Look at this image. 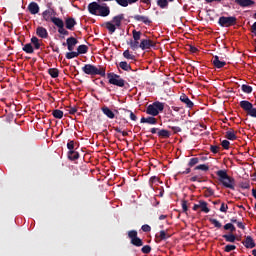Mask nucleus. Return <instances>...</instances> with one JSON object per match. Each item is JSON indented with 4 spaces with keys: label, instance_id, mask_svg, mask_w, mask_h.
<instances>
[{
    "label": "nucleus",
    "instance_id": "1",
    "mask_svg": "<svg viewBox=\"0 0 256 256\" xmlns=\"http://www.w3.org/2000/svg\"><path fill=\"white\" fill-rule=\"evenodd\" d=\"M141 35H142L141 31H137L136 29L132 30V40H130L129 45L133 51H137V49H142V51H147L149 49H153V47L157 45L155 41L151 39L141 40Z\"/></svg>",
    "mask_w": 256,
    "mask_h": 256
},
{
    "label": "nucleus",
    "instance_id": "2",
    "mask_svg": "<svg viewBox=\"0 0 256 256\" xmlns=\"http://www.w3.org/2000/svg\"><path fill=\"white\" fill-rule=\"evenodd\" d=\"M216 175L218 177V181L222 183L223 187L235 191V178L229 176V174H227V170H218Z\"/></svg>",
    "mask_w": 256,
    "mask_h": 256
},
{
    "label": "nucleus",
    "instance_id": "3",
    "mask_svg": "<svg viewBox=\"0 0 256 256\" xmlns=\"http://www.w3.org/2000/svg\"><path fill=\"white\" fill-rule=\"evenodd\" d=\"M83 73L86 75H91L92 77H95V75H100V77H105V67H99L92 65V64H85L84 67H82Z\"/></svg>",
    "mask_w": 256,
    "mask_h": 256
},
{
    "label": "nucleus",
    "instance_id": "4",
    "mask_svg": "<svg viewBox=\"0 0 256 256\" xmlns=\"http://www.w3.org/2000/svg\"><path fill=\"white\" fill-rule=\"evenodd\" d=\"M165 109V103L160 101H155L154 103L150 104L146 108L147 115H151L152 117H157L159 113H163Z\"/></svg>",
    "mask_w": 256,
    "mask_h": 256
},
{
    "label": "nucleus",
    "instance_id": "5",
    "mask_svg": "<svg viewBox=\"0 0 256 256\" xmlns=\"http://www.w3.org/2000/svg\"><path fill=\"white\" fill-rule=\"evenodd\" d=\"M108 83L116 87H125V81L119 75L110 72L107 74Z\"/></svg>",
    "mask_w": 256,
    "mask_h": 256
},
{
    "label": "nucleus",
    "instance_id": "6",
    "mask_svg": "<svg viewBox=\"0 0 256 256\" xmlns=\"http://www.w3.org/2000/svg\"><path fill=\"white\" fill-rule=\"evenodd\" d=\"M220 27H233L237 25V17L235 16H222L218 20Z\"/></svg>",
    "mask_w": 256,
    "mask_h": 256
},
{
    "label": "nucleus",
    "instance_id": "7",
    "mask_svg": "<svg viewBox=\"0 0 256 256\" xmlns=\"http://www.w3.org/2000/svg\"><path fill=\"white\" fill-rule=\"evenodd\" d=\"M129 239L134 247H143V239L139 238L136 230L129 231Z\"/></svg>",
    "mask_w": 256,
    "mask_h": 256
},
{
    "label": "nucleus",
    "instance_id": "8",
    "mask_svg": "<svg viewBox=\"0 0 256 256\" xmlns=\"http://www.w3.org/2000/svg\"><path fill=\"white\" fill-rule=\"evenodd\" d=\"M52 21L54 25L58 27V33L60 35H65V36L69 35V31L65 29V22H63V19L54 18Z\"/></svg>",
    "mask_w": 256,
    "mask_h": 256
},
{
    "label": "nucleus",
    "instance_id": "9",
    "mask_svg": "<svg viewBox=\"0 0 256 256\" xmlns=\"http://www.w3.org/2000/svg\"><path fill=\"white\" fill-rule=\"evenodd\" d=\"M79 43V40L75 37H69L66 39V42L62 43L63 47H67L68 51H73L75 46Z\"/></svg>",
    "mask_w": 256,
    "mask_h": 256
},
{
    "label": "nucleus",
    "instance_id": "10",
    "mask_svg": "<svg viewBox=\"0 0 256 256\" xmlns=\"http://www.w3.org/2000/svg\"><path fill=\"white\" fill-rule=\"evenodd\" d=\"M212 64L214 65V67H216V69H223V67L227 65V62H225L223 58H220L219 56L215 55L212 58Z\"/></svg>",
    "mask_w": 256,
    "mask_h": 256
},
{
    "label": "nucleus",
    "instance_id": "11",
    "mask_svg": "<svg viewBox=\"0 0 256 256\" xmlns=\"http://www.w3.org/2000/svg\"><path fill=\"white\" fill-rule=\"evenodd\" d=\"M242 244L246 249H254V247H256L255 240H253L251 236H245V240L242 241Z\"/></svg>",
    "mask_w": 256,
    "mask_h": 256
},
{
    "label": "nucleus",
    "instance_id": "12",
    "mask_svg": "<svg viewBox=\"0 0 256 256\" xmlns=\"http://www.w3.org/2000/svg\"><path fill=\"white\" fill-rule=\"evenodd\" d=\"M99 7H100V4L97 3V2H91L89 5H88V11L91 15H98L99 14Z\"/></svg>",
    "mask_w": 256,
    "mask_h": 256
},
{
    "label": "nucleus",
    "instance_id": "13",
    "mask_svg": "<svg viewBox=\"0 0 256 256\" xmlns=\"http://www.w3.org/2000/svg\"><path fill=\"white\" fill-rule=\"evenodd\" d=\"M180 101L184 103L188 109H193V107H195V104L193 103V101H191V99H189V96L185 94H182L180 96Z\"/></svg>",
    "mask_w": 256,
    "mask_h": 256
},
{
    "label": "nucleus",
    "instance_id": "14",
    "mask_svg": "<svg viewBox=\"0 0 256 256\" xmlns=\"http://www.w3.org/2000/svg\"><path fill=\"white\" fill-rule=\"evenodd\" d=\"M75 25H77V21H75V18L68 17L65 19V27L69 31H73V29H75Z\"/></svg>",
    "mask_w": 256,
    "mask_h": 256
},
{
    "label": "nucleus",
    "instance_id": "15",
    "mask_svg": "<svg viewBox=\"0 0 256 256\" xmlns=\"http://www.w3.org/2000/svg\"><path fill=\"white\" fill-rule=\"evenodd\" d=\"M132 19H135V21H139L140 23H144V25H151V23H153L149 17L142 15L132 16Z\"/></svg>",
    "mask_w": 256,
    "mask_h": 256
},
{
    "label": "nucleus",
    "instance_id": "16",
    "mask_svg": "<svg viewBox=\"0 0 256 256\" xmlns=\"http://www.w3.org/2000/svg\"><path fill=\"white\" fill-rule=\"evenodd\" d=\"M36 35L40 37L41 39H47L49 37V32L45 29L43 26H39L36 29Z\"/></svg>",
    "mask_w": 256,
    "mask_h": 256
},
{
    "label": "nucleus",
    "instance_id": "17",
    "mask_svg": "<svg viewBox=\"0 0 256 256\" xmlns=\"http://www.w3.org/2000/svg\"><path fill=\"white\" fill-rule=\"evenodd\" d=\"M222 237L225 239L226 243H235V241H240V239L233 233L224 234Z\"/></svg>",
    "mask_w": 256,
    "mask_h": 256
},
{
    "label": "nucleus",
    "instance_id": "18",
    "mask_svg": "<svg viewBox=\"0 0 256 256\" xmlns=\"http://www.w3.org/2000/svg\"><path fill=\"white\" fill-rule=\"evenodd\" d=\"M140 123H147V125H157V118H155V116L142 117Z\"/></svg>",
    "mask_w": 256,
    "mask_h": 256
},
{
    "label": "nucleus",
    "instance_id": "19",
    "mask_svg": "<svg viewBox=\"0 0 256 256\" xmlns=\"http://www.w3.org/2000/svg\"><path fill=\"white\" fill-rule=\"evenodd\" d=\"M116 133H119L118 138L121 139L122 141H125L127 145H129V142L127 141V139L123 138V137H127V135H129V132L116 127L115 128Z\"/></svg>",
    "mask_w": 256,
    "mask_h": 256
},
{
    "label": "nucleus",
    "instance_id": "20",
    "mask_svg": "<svg viewBox=\"0 0 256 256\" xmlns=\"http://www.w3.org/2000/svg\"><path fill=\"white\" fill-rule=\"evenodd\" d=\"M28 11L31 15H37V13H39V4H37V2H31L28 5Z\"/></svg>",
    "mask_w": 256,
    "mask_h": 256
},
{
    "label": "nucleus",
    "instance_id": "21",
    "mask_svg": "<svg viewBox=\"0 0 256 256\" xmlns=\"http://www.w3.org/2000/svg\"><path fill=\"white\" fill-rule=\"evenodd\" d=\"M109 13H111V10L109 9L108 6H102L100 4L99 10H98V15L100 17H108Z\"/></svg>",
    "mask_w": 256,
    "mask_h": 256
},
{
    "label": "nucleus",
    "instance_id": "22",
    "mask_svg": "<svg viewBox=\"0 0 256 256\" xmlns=\"http://www.w3.org/2000/svg\"><path fill=\"white\" fill-rule=\"evenodd\" d=\"M234 2L240 7H251L255 3L253 0H234Z\"/></svg>",
    "mask_w": 256,
    "mask_h": 256
},
{
    "label": "nucleus",
    "instance_id": "23",
    "mask_svg": "<svg viewBox=\"0 0 256 256\" xmlns=\"http://www.w3.org/2000/svg\"><path fill=\"white\" fill-rule=\"evenodd\" d=\"M240 107H241V109L246 111V113H248L252 109L253 104L247 100H242L240 102Z\"/></svg>",
    "mask_w": 256,
    "mask_h": 256
},
{
    "label": "nucleus",
    "instance_id": "24",
    "mask_svg": "<svg viewBox=\"0 0 256 256\" xmlns=\"http://www.w3.org/2000/svg\"><path fill=\"white\" fill-rule=\"evenodd\" d=\"M123 19H125V15L119 14L118 16L113 17L112 23H114L116 27H121V22L123 21Z\"/></svg>",
    "mask_w": 256,
    "mask_h": 256
},
{
    "label": "nucleus",
    "instance_id": "25",
    "mask_svg": "<svg viewBox=\"0 0 256 256\" xmlns=\"http://www.w3.org/2000/svg\"><path fill=\"white\" fill-rule=\"evenodd\" d=\"M102 112L104 113V115H106V117H108V119H115V113H113V111L109 109V107L103 106Z\"/></svg>",
    "mask_w": 256,
    "mask_h": 256
},
{
    "label": "nucleus",
    "instance_id": "26",
    "mask_svg": "<svg viewBox=\"0 0 256 256\" xmlns=\"http://www.w3.org/2000/svg\"><path fill=\"white\" fill-rule=\"evenodd\" d=\"M42 17L44 19V21H51L53 23V20L54 19H61V18H57L55 16H51V12L49 10H45L43 13H42Z\"/></svg>",
    "mask_w": 256,
    "mask_h": 256
},
{
    "label": "nucleus",
    "instance_id": "27",
    "mask_svg": "<svg viewBox=\"0 0 256 256\" xmlns=\"http://www.w3.org/2000/svg\"><path fill=\"white\" fill-rule=\"evenodd\" d=\"M157 135L158 137H161V139H169V137H171V132H169V130L162 129L157 132Z\"/></svg>",
    "mask_w": 256,
    "mask_h": 256
},
{
    "label": "nucleus",
    "instance_id": "28",
    "mask_svg": "<svg viewBox=\"0 0 256 256\" xmlns=\"http://www.w3.org/2000/svg\"><path fill=\"white\" fill-rule=\"evenodd\" d=\"M226 139H228L229 141H236L237 139V134H235V130L230 129L226 132L225 135Z\"/></svg>",
    "mask_w": 256,
    "mask_h": 256
},
{
    "label": "nucleus",
    "instance_id": "29",
    "mask_svg": "<svg viewBox=\"0 0 256 256\" xmlns=\"http://www.w3.org/2000/svg\"><path fill=\"white\" fill-rule=\"evenodd\" d=\"M68 159L70 161H77V159H79V152L75 150L68 151Z\"/></svg>",
    "mask_w": 256,
    "mask_h": 256
},
{
    "label": "nucleus",
    "instance_id": "30",
    "mask_svg": "<svg viewBox=\"0 0 256 256\" xmlns=\"http://www.w3.org/2000/svg\"><path fill=\"white\" fill-rule=\"evenodd\" d=\"M116 67L118 69H122V71H129V64L127 61H121L120 63H116Z\"/></svg>",
    "mask_w": 256,
    "mask_h": 256
},
{
    "label": "nucleus",
    "instance_id": "31",
    "mask_svg": "<svg viewBox=\"0 0 256 256\" xmlns=\"http://www.w3.org/2000/svg\"><path fill=\"white\" fill-rule=\"evenodd\" d=\"M87 51H89V47L85 44H82V45L78 46V48H77L78 55H85V53H87Z\"/></svg>",
    "mask_w": 256,
    "mask_h": 256
},
{
    "label": "nucleus",
    "instance_id": "32",
    "mask_svg": "<svg viewBox=\"0 0 256 256\" xmlns=\"http://www.w3.org/2000/svg\"><path fill=\"white\" fill-rule=\"evenodd\" d=\"M199 207H200L202 213H209V211H211L209 209V207H207V202H205L203 200L199 201Z\"/></svg>",
    "mask_w": 256,
    "mask_h": 256
},
{
    "label": "nucleus",
    "instance_id": "33",
    "mask_svg": "<svg viewBox=\"0 0 256 256\" xmlns=\"http://www.w3.org/2000/svg\"><path fill=\"white\" fill-rule=\"evenodd\" d=\"M22 51L28 54H33L35 52V50L33 49V45L31 43L25 44L24 47L22 48Z\"/></svg>",
    "mask_w": 256,
    "mask_h": 256
},
{
    "label": "nucleus",
    "instance_id": "34",
    "mask_svg": "<svg viewBox=\"0 0 256 256\" xmlns=\"http://www.w3.org/2000/svg\"><path fill=\"white\" fill-rule=\"evenodd\" d=\"M48 73L52 79H57V77H59V69L57 68L48 69Z\"/></svg>",
    "mask_w": 256,
    "mask_h": 256
},
{
    "label": "nucleus",
    "instance_id": "35",
    "mask_svg": "<svg viewBox=\"0 0 256 256\" xmlns=\"http://www.w3.org/2000/svg\"><path fill=\"white\" fill-rule=\"evenodd\" d=\"M106 29H108L109 33L113 34L115 31H117V26L115 24H112L111 22H106Z\"/></svg>",
    "mask_w": 256,
    "mask_h": 256
},
{
    "label": "nucleus",
    "instance_id": "36",
    "mask_svg": "<svg viewBox=\"0 0 256 256\" xmlns=\"http://www.w3.org/2000/svg\"><path fill=\"white\" fill-rule=\"evenodd\" d=\"M31 43H32V45L34 46V49H41V43H39V38H37V37H35V36H33L32 38H31Z\"/></svg>",
    "mask_w": 256,
    "mask_h": 256
},
{
    "label": "nucleus",
    "instance_id": "37",
    "mask_svg": "<svg viewBox=\"0 0 256 256\" xmlns=\"http://www.w3.org/2000/svg\"><path fill=\"white\" fill-rule=\"evenodd\" d=\"M52 115L55 119H63V111L59 109L53 110Z\"/></svg>",
    "mask_w": 256,
    "mask_h": 256
},
{
    "label": "nucleus",
    "instance_id": "38",
    "mask_svg": "<svg viewBox=\"0 0 256 256\" xmlns=\"http://www.w3.org/2000/svg\"><path fill=\"white\" fill-rule=\"evenodd\" d=\"M194 170H195V171H204V172H207V171H209V165H207V164H200V165L196 166V167L194 168Z\"/></svg>",
    "mask_w": 256,
    "mask_h": 256
},
{
    "label": "nucleus",
    "instance_id": "39",
    "mask_svg": "<svg viewBox=\"0 0 256 256\" xmlns=\"http://www.w3.org/2000/svg\"><path fill=\"white\" fill-rule=\"evenodd\" d=\"M242 91H243V93L251 94V93H253V87H251L247 84H243Z\"/></svg>",
    "mask_w": 256,
    "mask_h": 256
},
{
    "label": "nucleus",
    "instance_id": "40",
    "mask_svg": "<svg viewBox=\"0 0 256 256\" xmlns=\"http://www.w3.org/2000/svg\"><path fill=\"white\" fill-rule=\"evenodd\" d=\"M75 57H79V53L75 51H70L66 53V59H75Z\"/></svg>",
    "mask_w": 256,
    "mask_h": 256
},
{
    "label": "nucleus",
    "instance_id": "41",
    "mask_svg": "<svg viewBox=\"0 0 256 256\" xmlns=\"http://www.w3.org/2000/svg\"><path fill=\"white\" fill-rule=\"evenodd\" d=\"M210 223H212V225H214V227H216V229H221V227H223L221 222H219V220H217L215 218H211Z\"/></svg>",
    "mask_w": 256,
    "mask_h": 256
},
{
    "label": "nucleus",
    "instance_id": "42",
    "mask_svg": "<svg viewBox=\"0 0 256 256\" xmlns=\"http://www.w3.org/2000/svg\"><path fill=\"white\" fill-rule=\"evenodd\" d=\"M169 234H167V232H165V230H161L160 231V235H159V240L160 241H166V239H169Z\"/></svg>",
    "mask_w": 256,
    "mask_h": 256
},
{
    "label": "nucleus",
    "instance_id": "43",
    "mask_svg": "<svg viewBox=\"0 0 256 256\" xmlns=\"http://www.w3.org/2000/svg\"><path fill=\"white\" fill-rule=\"evenodd\" d=\"M235 249H237V246L233 244H228L224 247L225 253H231V251H235Z\"/></svg>",
    "mask_w": 256,
    "mask_h": 256
},
{
    "label": "nucleus",
    "instance_id": "44",
    "mask_svg": "<svg viewBox=\"0 0 256 256\" xmlns=\"http://www.w3.org/2000/svg\"><path fill=\"white\" fill-rule=\"evenodd\" d=\"M199 163V158H191L188 162V167H195Z\"/></svg>",
    "mask_w": 256,
    "mask_h": 256
},
{
    "label": "nucleus",
    "instance_id": "45",
    "mask_svg": "<svg viewBox=\"0 0 256 256\" xmlns=\"http://www.w3.org/2000/svg\"><path fill=\"white\" fill-rule=\"evenodd\" d=\"M157 5L161 8V9H165V7H167L169 5V2L167 0H158L157 1Z\"/></svg>",
    "mask_w": 256,
    "mask_h": 256
},
{
    "label": "nucleus",
    "instance_id": "46",
    "mask_svg": "<svg viewBox=\"0 0 256 256\" xmlns=\"http://www.w3.org/2000/svg\"><path fill=\"white\" fill-rule=\"evenodd\" d=\"M151 250L152 248L149 245H145L141 248V251L144 255H149V253H151Z\"/></svg>",
    "mask_w": 256,
    "mask_h": 256
},
{
    "label": "nucleus",
    "instance_id": "47",
    "mask_svg": "<svg viewBox=\"0 0 256 256\" xmlns=\"http://www.w3.org/2000/svg\"><path fill=\"white\" fill-rule=\"evenodd\" d=\"M115 1L121 7H128L129 6V0H115Z\"/></svg>",
    "mask_w": 256,
    "mask_h": 256
},
{
    "label": "nucleus",
    "instance_id": "48",
    "mask_svg": "<svg viewBox=\"0 0 256 256\" xmlns=\"http://www.w3.org/2000/svg\"><path fill=\"white\" fill-rule=\"evenodd\" d=\"M206 189V197H211V195H215V191L209 187H204Z\"/></svg>",
    "mask_w": 256,
    "mask_h": 256
},
{
    "label": "nucleus",
    "instance_id": "49",
    "mask_svg": "<svg viewBox=\"0 0 256 256\" xmlns=\"http://www.w3.org/2000/svg\"><path fill=\"white\" fill-rule=\"evenodd\" d=\"M227 209H229V206L225 202H222L220 207L221 213H227Z\"/></svg>",
    "mask_w": 256,
    "mask_h": 256
},
{
    "label": "nucleus",
    "instance_id": "50",
    "mask_svg": "<svg viewBox=\"0 0 256 256\" xmlns=\"http://www.w3.org/2000/svg\"><path fill=\"white\" fill-rule=\"evenodd\" d=\"M67 149H69V151H73V149H75V141L71 140L67 143Z\"/></svg>",
    "mask_w": 256,
    "mask_h": 256
},
{
    "label": "nucleus",
    "instance_id": "51",
    "mask_svg": "<svg viewBox=\"0 0 256 256\" xmlns=\"http://www.w3.org/2000/svg\"><path fill=\"white\" fill-rule=\"evenodd\" d=\"M169 129L173 130V133H181L182 129L179 126H168Z\"/></svg>",
    "mask_w": 256,
    "mask_h": 256
},
{
    "label": "nucleus",
    "instance_id": "52",
    "mask_svg": "<svg viewBox=\"0 0 256 256\" xmlns=\"http://www.w3.org/2000/svg\"><path fill=\"white\" fill-rule=\"evenodd\" d=\"M141 229L144 233H149L151 231V226H149L148 224H144L142 225Z\"/></svg>",
    "mask_w": 256,
    "mask_h": 256
},
{
    "label": "nucleus",
    "instance_id": "53",
    "mask_svg": "<svg viewBox=\"0 0 256 256\" xmlns=\"http://www.w3.org/2000/svg\"><path fill=\"white\" fill-rule=\"evenodd\" d=\"M221 145H222L223 149H229V145H231V142H229L228 140H223L221 142Z\"/></svg>",
    "mask_w": 256,
    "mask_h": 256
},
{
    "label": "nucleus",
    "instance_id": "54",
    "mask_svg": "<svg viewBox=\"0 0 256 256\" xmlns=\"http://www.w3.org/2000/svg\"><path fill=\"white\" fill-rule=\"evenodd\" d=\"M219 149H221L219 146H210V151L214 154L219 153Z\"/></svg>",
    "mask_w": 256,
    "mask_h": 256
},
{
    "label": "nucleus",
    "instance_id": "55",
    "mask_svg": "<svg viewBox=\"0 0 256 256\" xmlns=\"http://www.w3.org/2000/svg\"><path fill=\"white\" fill-rule=\"evenodd\" d=\"M240 187L241 189H249L251 185L249 184V182H241Z\"/></svg>",
    "mask_w": 256,
    "mask_h": 256
},
{
    "label": "nucleus",
    "instance_id": "56",
    "mask_svg": "<svg viewBox=\"0 0 256 256\" xmlns=\"http://www.w3.org/2000/svg\"><path fill=\"white\" fill-rule=\"evenodd\" d=\"M247 115H250V117L256 118V108L252 106V109L248 112Z\"/></svg>",
    "mask_w": 256,
    "mask_h": 256
},
{
    "label": "nucleus",
    "instance_id": "57",
    "mask_svg": "<svg viewBox=\"0 0 256 256\" xmlns=\"http://www.w3.org/2000/svg\"><path fill=\"white\" fill-rule=\"evenodd\" d=\"M182 209H183V213H187L188 211L187 200L182 201Z\"/></svg>",
    "mask_w": 256,
    "mask_h": 256
},
{
    "label": "nucleus",
    "instance_id": "58",
    "mask_svg": "<svg viewBox=\"0 0 256 256\" xmlns=\"http://www.w3.org/2000/svg\"><path fill=\"white\" fill-rule=\"evenodd\" d=\"M75 113H77V107H70L69 109V115H75Z\"/></svg>",
    "mask_w": 256,
    "mask_h": 256
},
{
    "label": "nucleus",
    "instance_id": "59",
    "mask_svg": "<svg viewBox=\"0 0 256 256\" xmlns=\"http://www.w3.org/2000/svg\"><path fill=\"white\" fill-rule=\"evenodd\" d=\"M233 223H227L223 226L224 231H231V226Z\"/></svg>",
    "mask_w": 256,
    "mask_h": 256
},
{
    "label": "nucleus",
    "instance_id": "60",
    "mask_svg": "<svg viewBox=\"0 0 256 256\" xmlns=\"http://www.w3.org/2000/svg\"><path fill=\"white\" fill-rule=\"evenodd\" d=\"M189 51L191 53H197V51H199V49H197V47H195L193 45H189Z\"/></svg>",
    "mask_w": 256,
    "mask_h": 256
},
{
    "label": "nucleus",
    "instance_id": "61",
    "mask_svg": "<svg viewBox=\"0 0 256 256\" xmlns=\"http://www.w3.org/2000/svg\"><path fill=\"white\" fill-rule=\"evenodd\" d=\"M130 119L131 121H137V115H135V113L130 111Z\"/></svg>",
    "mask_w": 256,
    "mask_h": 256
},
{
    "label": "nucleus",
    "instance_id": "62",
    "mask_svg": "<svg viewBox=\"0 0 256 256\" xmlns=\"http://www.w3.org/2000/svg\"><path fill=\"white\" fill-rule=\"evenodd\" d=\"M236 224H237V227L239 228V229H243V230H245V224H243V222H236Z\"/></svg>",
    "mask_w": 256,
    "mask_h": 256
},
{
    "label": "nucleus",
    "instance_id": "63",
    "mask_svg": "<svg viewBox=\"0 0 256 256\" xmlns=\"http://www.w3.org/2000/svg\"><path fill=\"white\" fill-rule=\"evenodd\" d=\"M157 181H159V178L157 176H152L150 178V183H157Z\"/></svg>",
    "mask_w": 256,
    "mask_h": 256
},
{
    "label": "nucleus",
    "instance_id": "64",
    "mask_svg": "<svg viewBox=\"0 0 256 256\" xmlns=\"http://www.w3.org/2000/svg\"><path fill=\"white\" fill-rule=\"evenodd\" d=\"M123 56L125 57V59H129V49L124 51Z\"/></svg>",
    "mask_w": 256,
    "mask_h": 256
}]
</instances>
